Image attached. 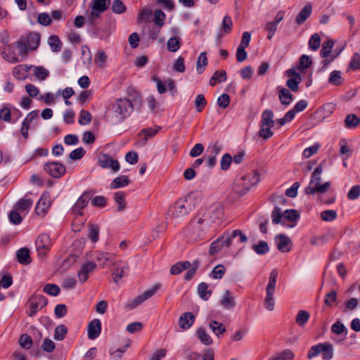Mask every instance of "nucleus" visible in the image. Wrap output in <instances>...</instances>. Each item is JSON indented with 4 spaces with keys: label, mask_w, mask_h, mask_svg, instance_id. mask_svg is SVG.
Instances as JSON below:
<instances>
[{
    "label": "nucleus",
    "mask_w": 360,
    "mask_h": 360,
    "mask_svg": "<svg viewBox=\"0 0 360 360\" xmlns=\"http://www.w3.org/2000/svg\"><path fill=\"white\" fill-rule=\"evenodd\" d=\"M134 110L132 101L125 98H117L108 107L106 119L112 124H117L128 117Z\"/></svg>",
    "instance_id": "f257e3e1"
},
{
    "label": "nucleus",
    "mask_w": 360,
    "mask_h": 360,
    "mask_svg": "<svg viewBox=\"0 0 360 360\" xmlns=\"http://www.w3.org/2000/svg\"><path fill=\"white\" fill-rule=\"evenodd\" d=\"M221 212L220 208L214 210H207L200 212L195 219L190 223V227L193 229L194 233L202 236L217 219L220 218Z\"/></svg>",
    "instance_id": "f03ea898"
},
{
    "label": "nucleus",
    "mask_w": 360,
    "mask_h": 360,
    "mask_svg": "<svg viewBox=\"0 0 360 360\" xmlns=\"http://www.w3.org/2000/svg\"><path fill=\"white\" fill-rule=\"evenodd\" d=\"M197 199L193 193L188 194L184 198L178 200L169 209V214L174 218L186 216L195 207Z\"/></svg>",
    "instance_id": "7ed1b4c3"
},
{
    "label": "nucleus",
    "mask_w": 360,
    "mask_h": 360,
    "mask_svg": "<svg viewBox=\"0 0 360 360\" xmlns=\"http://www.w3.org/2000/svg\"><path fill=\"white\" fill-rule=\"evenodd\" d=\"M259 181V174L256 171H251L240 176L235 180L233 190L240 195L248 192L250 188Z\"/></svg>",
    "instance_id": "20e7f679"
},
{
    "label": "nucleus",
    "mask_w": 360,
    "mask_h": 360,
    "mask_svg": "<svg viewBox=\"0 0 360 360\" xmlns=\"http://www.w3.org/2000/svg\"><path fill=\"white\" fill-rule=\"evenodd\" d=\"M322 173L321 166L316 167L312 172L310 182L308 186L305 188V193L307 195H314L316 193H325L330 187V182H325L321 184V175Z\"/></svg>",
    "instance_id": "39448f33"
},
{
    "label": "nucleus",
    "mask_w": 360,
    "mask_h": 360,
    "mask_svg": "<svg viewBox=\"0 0 360 360\" xmlns=\"http://www.w3.org/2000/svg\"><path fill=\"white\" fill-rule=\"evenodd\" d=\"M319 354L322 355L323 360H330L333 357V347L327 342L319 343L312 346L307 352V358L311 359Z\"/></svg>",
    "instance_id": "423d86ee"
},
{
    "label": "nucleus",
    "mask_w": 360,
    "mask_h": 360,
    "mask_svg": "<svg viewBox=\"0 0 360 360\" xmlns=\"http://www.w3.org/2000/svg\"><path fill=\"white\" fill-rule=\"evenodd\" d=\"M109 3V0H91V12L88 15V21L91 25H94L96 20L108 9Z\"/></svg>",
    "instance_id": "0eeeda50"
},
{
    "label": "nucleus",
    "mask_w": 360,
    "mask_h": 360,
    "mask_svg": "<svg viewBox=\"0 0 360 360\" xmlns=\"http://www.w3.org/2000/svg\"><path fill=\"white\" fill-rule=\"evenodd\" d=\"M160 288V285L157 284L153 286L151 288L146 290L142 294L137 296L136 298L133 300H129L126 303L125 308L131 310L135 309L137 306L142 304L145 301H146L148 299L150 298L152 296H153Z\"/></svg>",
    "instance_id": "6e6552de"
},
{
    "label": "nucleus",
    "mask_w": 360,
    "mask_h": 360,
    "mask_svg": "<svg viewBox=\"0 0 360 360\" xmlns=\"http://www.w3.org/2000/svg\"><path fill=\"white\" fill-rule=\"evenodd\" d=\"M48 303L47 299L41 295H32L29 300V310L27 314L34 316L37 311L44 307Z\"/></svg>",
    "instance_id": "1a4fd4ad"
},
{
    "label": "nucleus",
    "mask_w": 360,
    "mask_h": 360,
    "mask_svg": "<svg viewBox=\"0 0 360 360\" xmlns=\"http://www.w3.org/2000/svg\"><path fill=\"white\" fill-rule=\"evenodd\" d=\"M51 247L50 236L46 233H41L36 240V248L38 255L42 257L46 256Z\"/></svg>",
    "instance_id": "9d476101"
},
{
    "label": "nucleus",
    "mask_w": 360,
    "mask_h": 360,
    "mask_svg": "<svg viewBox=\"0 0 360 360\" xmlns=\"http://www.w3.org/2000/svg\"><path fill=\"white\" fill-rule=\"evenodd\" d=\"M44 170L53 178H60L65 174V167L58 162H48L44 165Z\"/></svg>",
    "instance_id": "9b49d317"
},
{
    "label": "nucleus",
    "mask_w": 360,
    "mask_h": 360,
    "mask_svg": "<svg viewBox=\"0 0 360 360\" xmlns=\"http://www.w3.org/2000/svg\"><path fill=\"white\" fill-rule=\"evenodd\" d=\"M51 205V198L48 193L41 195L35 207V212L37 215L44 216Z\"/></svg>",
    "instance_id": "f8f14e48"
},
{
    "label": "nucleus",
    "mask_w": 360,
    "mask_h": 360,
    "mask_svg": "<svg viewBox=\"0 0 360 360\" xmlns=\"http://www.w3.org/2000/svg\"><path fill=\"white\" fill-rule=\"evenodd\" d=\"M98 164L102 168L110 169L114 172H118L120 169L119 162L112 159L108 154H103L98 158Z\"/></svg>",
    "instance_id": "ddd939ff"
},
{
    "label": "nucleus",
    "mask_w": 360,
    "mask_h": 360,
    "mask_svg": "<svg viewBox=\"0 0 360 360\" xmlns=\"http://www.w3.org/2000/svg\"><path fill=\"white\" fill-rule=\"evenodd\" d=\"M116 255L110 252H95L94 258L98 264L103 267L108 264H113L115 262Z\"/></svg>",
    "instance_id": "4468645a"
},
{
    "label": "nucleus",
    "mask_w": 360,
    "mask_h": 360,
    "mask_svg": "<svg viewBox=\"0 0 360 360\" xmlns=\"http://www.w3.org/2000/svg\"><path fill=\"white\" fill-rule=\"evenodd\" d=\"M225 235L224 243L226 248L229 247L232 243V240L236 238H238L237 241L240 243H245L248 240L245 234L239 229L233 230L230 233H225Z\"/></svg>",
    "instance_id": "2eb2a0df"
},
{
    "label": "nucleus",
    "mask_w": 360,
    "mask_h": 360,
    "mask_svg": "<svg viewBox=\"0 0 360 360\" xmlns=\"http://www.w3.org/2000/svg\"><path fill=\"white\" fill-rule=\"evenodd\" d=\"M91 198V193L84 192L72 207V212L77 215H82V210L87 205Z\"/></svg>",
    "instance_id": "dca6fc26"
},
{
    "label": "nucleus",
    "mask_w": 360,
    "mask_h": 360,
    "mask_svg": "<svg viewBox=\"0 0 360 360\" xmlns=\"http://www.w3.org/2000/svg\"><path fill=\"white\" fill-rule=\"evenodd\" d=\"M113 265L116 266L112 271L113 281L115 283H117L118 281L127 274L129 266L126 263H123L121 261L117 262H115Z\"/></svg>",
    "instance_id": "f3484780"
},
{
    "label": "nucleus",
    "mask_w": 360,
    "mask_h": 360,
    "mask_svg": "<svg viewBox=\"0 0 360 360\" xmlns=\"http://www.w3.org/2000/svg\"><path fill=\"white\" fill-rule=\"evenodd\" d=\"M101 332V322L99 319L92 320L88 325V338L90 340L96 339Z\"/></svg>",
    "instance_id": "a211bd4d"
},
{
    "label": "nucleus",
    "mask_w": 360,
    "mask_h": 360,
    "mask_svg": "<svg viewBox=\"0 0 360 360\" xmlns=\"http://www.w3.org/2000/svg\"><path fill=\"white\" fill-rule=\"evenodd\" d=\"M278 250L282 252H287L290 250L291 242L290 238L285 235H279L275 239Z\"/></svg>",
    "instance_id": "6ab92c4d"
},
{
    "label": "nucleus",
    "mask_w": 360,
    "mask_h": 360,
    "mask_svg": "<svg viewBox=\"0 0 360 360\" xmlns=\"http://www.w3.org/2000/svg\"><path fill=\"white\" fill-rule=\"evenodd\" d=\"M32 65H18L13 68L12 74L18 80H22L27 77V72L32 68Z\"/></svg>",
    "instance_id": "aec40b11"
},
{
    "label": "nucleus",
    "mask_w": 360,
    "mask_h": 360,
    "mask_svg": "<svg viewBox=\"0 0 360 360\" xmlns=\"http://www.w3.org/2000/svg\"><path fill=\"white\" fill-rule=\"evenodd\" d=\"M33 200L30 198H24L20 199L14 206V209L24 215L27 214L32 206Z\"/></svg>",
    "instance_id": "412c9836"
},
{
    "label": "nucleus",
    "mask_w": 360,
    "mask_h": 360,
    "mask_svg": "<svg viewBox=\"0 0 360 360\" xmlns=\"http://www.w3.org/2000/svg\"><path fill=\"white\" fill-rule=\"evenodd\" d=\"M195 317L191 312H185L179 318V326L184 329H188L194 323Z\"/></svg>",
    "instance_id": "4be33fe9"
},
{
    "label": "nucleus",
    "mask_w": 360,
    "mask_h": 360,
    "mask_svg": "<svg viewBox=\"0 0 360 360\" xmlns=\"http://www.w3.org/2000/svg\"><path fill=\"white\" fill-rule=\"evenodd\" d=\"M312 11V6L311 4H307L300 11L295 18V21L298 25L303 24L306 20L310 16Z\"/></svg>",
    "instance_id": "5701e85b"
},
{
    "label": "nucleus",
    "mask_w": 360,
    "mask_h": 360,
    "mask_svg": "<svg viewBox=\"0 0 360 360\" xmlns=\"http://www.w3.org/2000/svg\"><path fill=\"white\" fill-rule=\"evenodd\" d=\"M220 304L226 309H231L236 306L235 298L229 290L224 292Z\"/></svg>",
    "instance_id": "b1692460"
},
{
    "label": "nucleus",
    "mask_w": 360,
    "mask_h": 360,
    "mask_svg": "<svg viewBox=\"0 0 360 360\" xmlns=\"http://www.w3.org/2000/svg\"><path fill=\"white\" fill-rule=\"evenodd\" d=\"M0 55L11 63H18L19 61L18 56L15 52L11 50V46L8 47H0Z\"/></svg>",
    "instance_id": "393cba45"
},
{
    "label": "nucleus",
    "mask_w": 360,
    "mask_h": 360,
    "mask_svg": "<svg viewBox=\"0 0 360 360\" xmlns=\"http://www.w3.org/2000/svg\"><path fill=\"white\" fill-rule=\"evenodd\" d=\"M295 357L294 353L288 349L274 354L268 360H292Z\"/></svg>",
    "instance_id": "a878e982"
},
{
    "label": "nucleus",
    "mask_w": 360,
    "mask_h": 360,
    "mask_svg": "<svg viewBox=\"0 0 360 360\" xmlns=\"http://www.w3.org/2000/svg\"><path fill=\"white\" fill-rule=\"evenodd\" d=\"M226 238V235L224 233L221 237L217 238L216 240L212 242L210 245V254L213 255L219 252L221 248L224 247H226L224 243V239Z\"/></svg>",
    "instance_id": "bb28decb"
},
{
    "label": "nucleus",
    "mask_w": 360,
    "mask_h": 360,
    "mask_svg": "<svg viewBox=\"0 0 360 360\" xmlns=\"http://www.w3.org/2000/svg\"><path fill=\"white\" fill-rule=\"evenodd\" d=\"M195 334L202 344L206 346L212 345V339L205 328L202 327L198 328L195 331Z\"/></svg>",
    "instance_id": "cd10ccee"
},
{
    "label": "nucleus",
    "mask_w": 360,
    "mask_h": 360,
    "mask_svg": "<svg viewBox=\"0 0 360 360\" xmlns=\"http://www.w3.org/2000/svg\"><path fill=\"white\" fill-rule=\"evenodd\" d=\"M18 262L22 264H29L31 262L30 250L27 248H20L17 251Z\"/></svg>",
    "instance_id": "c85d7f7f"
},
{
    "label": "nucleus",
    "mask_w": 360,
    "mask_h": 360,
    "mask_svg": "<svg viewBox=\"0 0 360 360\" xmlns=\"http://www.w3.org/2000/svg\"><path fill=\"white\" fill-rule=\"evenodd\" d=\"M130 181L127 176L122 175L115 178L110 184L111 189H116L122 187L127 186Z\"/></svg>",
    "instance_id": "c756f323"
},
{
    "label": "nucleus",
    "mask_w": 360,
    "mask_h": 360,
    "mask_svg": "<svg viewBox=\"0 0 360 360\" xmlns=\"http://www.w3.org/2000/svg\"><path fill=\"white\" fill-rule=\"evenodd\" d=\"M227 79L226 73L223 70H217L210 79V84L214 86L217 83L226 81Z\"/></svg>",
    "instance_id": "7c9ffc66"
},
{
    "label": "nucleus",
    "mask_w": 360,
    "mask_h": 360,
    "mask_svg": "<svg viewBox=\"0 0 360 360\" xmlns=\"http://www.w3.org/2000/svg\"><path fill=\"white\" fill-rule=\"evenodd\" d=\"M344 82L342 73L339 70L332 71L328 77V83L334 86H340Z\"/></svg>",
    "instance_id": "2f4dec72"
},
{
    "label": "nucleus",
    "mask_w": 360,
    "mask_h": 360,
    "mask_svg": "<svg viewBox=\"0 0 360 360\" xmlns=\"http://www.w3.org/2000/svg\"><path fill=\"white\" fill-rule=\"evenodd\" d=\"M277 277L278 271L276 269L272 270L270 273L269 282L266 287V292L274 293Z\"/></svg>",
    "instance_id": "473e14b6"
},
{
    "label": "nucleus",
    "mask_w": 360,
    "mask_h": 360,
    "mask_svg": "<svg viewBox=\"0 0 360 360\" xmlns=\"http://www.w3.org/2000/svg\"><path fill=\"white\" fill-rule=\"evenodd\" d=\"M191 266V263L188 261H183L176 263L170 268V273L173 275H177L183 271L187 269Z\"/></svg>",
    "instance_id": "72a5a7b5"
},
{
    "label": "nucleus",
    "mask_w": 360,
    "mask_h": 360,
    "mask_svg": "<svg viewBox=\"0 0 360 360\" xmlns=\"http://www.w3.org/2000/svg\"><path fill=\"white\" fill-rule=\"evenodd\" d=\"M210 328L217 337H220L226 332V327L221 323L217 321H211L209 323Z\"/></svg>",
    "instance_id": "f704fd0d"
},
{
    "label": "nucleus",
    "mask_w": 360,
    "mask_h": 360,
    "mask_svg": "<svg viewBox=\"0 0 360 360\" xmlns=\"http://www.w3.org/2000/svg\"><path fill=\"white\" fill-rule=\"evenodd\" d=\"M274 113L270 110H265L262 112V119L260 121L261 125H267L268 127L274 126Z\"/></svg>",
    "instance_id": "c9c22d12"
},
{
    "label": "nucleus",
    "mask_w": 360,
    "mask_h": 360,
    "mask_svg": "<svg viewBox=\"0 0 360 360\" xmlns=\"http://www.w3.org/2000/svg\"><path fill=\"white\" fill-rule=\"evenodd\" d=\"M126 194L123 191L116 192L115 193L114 200L117 205V210L122 211L126 207L125 201Z\"/></svg>",
    "instance_id": "e433bc0d"
},
{
    "label": "nucleus",
    "mask_w": 360,
    "mask_h": 360,
    "mask_svg": "<svg viewBox=\"0 0 360 360\" xmlns=\"http://www.w3.org/2000/svg\"><path fill=\"white\" fill-rule=\"evenodd\" d=\"M181 38L178 37L169 38L167 43V50L171 52H176L181 47Z\"/></svg>",
    "instance_id": "4c0bfd02"
},
{
    "label": "nucleus",
    "mask_w": 360,
    "mask_h": 360,
    "mask_svg": "<svg viewBox=\"0 0 360 360\" xmlns=\"http://www.w3.org/2000/svg\"><path fill=\"white\" fill-rule=\"evenodd\" d=\"M207 65V58L205 52H202L197 60L196 71L198 74L203 72L205 68Z\"/></svg>",
    "instance_id": "58836bf2"
},
{
    "label": "nucleus",
    "mask_w": 360,
    "mask_h": 360,
    "mask_svg": "<svg viewBox=\"0 0 360 360\" xmlns=\"http://www.w3.org/2000/svg\"><path fill=\"white\" fill-rule=\"evenodd\" d=\"M198 292L204 300H207L211 296L212 291L208 290V285L202 282L198 286Z\"/></svg>",
    "instance_id": "ea45409f"
},
{
    "label": "nucleus",
    "mask_w": 360,
    "mask_h": 360,
    "mask_svg": "<svg viewBox=\"0 0 360 360\" xmlns=\"http://www.w3.org/2000/svg\"><path fill=\"white\" fill-rule=\"evenodd\" d=\"M309 319V313L304 310H300L298 311L295 317L296 323L303 327Z\"/></svg>",
    "instance_id": "a19ab883"
},
{
    "label": "nucleus",
    "mask_w": 360,
    "mask_h": 360,
    "mask_svg": "<svg viewBox=\"0 0 360 360\" xmlns=\"http://www.w3.org/2000/svg\"><path fill=\"white\" fill-rule=\"evenodd\" d=\"M33 74L39 80H44L49 76V71L43 66L33 67Z\"/></svg>",
    "instance_id": "79ce46f5"
},
{
    "label": "nucleus",
    "mask_w": 360,
    "mask_h": 360,
    "mask_svg": "<svg viewBox=\"0 0 360 360\" xmlns=\"http://www.w3.org/2000/svg\"><path fill=\"white\" fill-rule=\"evenodd\" d=\"M49 44L51 47V49L53 52H58L60 51L62 48V43L59 39V37L56 35H52L49 38L48 40Z\"/></svg>",
    "instance_id": "37998d69"
},
{
    "label": "nucleus",
    "mask_w": 360,
    "mask_h": 360,
    "mask_svg": "<svg viewBox=\"0 0 360 360\" xmlns=\"http://www.w3.org/2000/svg\"><path fill=\"white\" fill-rule=\"evenodd\" d=\"M222 148V145L217 141L214 143L209 145L207 149V153L209 155L217 158V156L221 152Z\"/></svg>",
    "instance_id": "c03bdc74"
},
{
    "label": "nucleus",
    "mask_w": 360,
    "mask_h": 360,
    "mask_svg": "<svg viewBox=\"0 0 360 360\" xmlns=\"http://www.w3.org/2000/svg\"><path fill=\"white\" fill-rule=\"evenodd\" d=\"M279 100L283 105H288L292 100V95L288 90L282 89L279 91Z\"/></svg>",
    "instance_id": "a18cd8bd"
},
{
    "label": "nucleus",
    "mask_w": 360,
    "mask_h": 360,
    "mask_svg": "<svg viewBox=\"0 0 360 360\" xmlns=\"http://www.w3.org/2000/svg\"><path fill=\"white\" fill-rule=\"evenodd\" d=\"M333 45L334 41L332 39H328L324 41L322 44V48L320 51L321 56L323 58L328 57L331 52Z\"/></svg>",
    "instance_id": "49530a36"
},
{
    "label": "nucleus",
    "mask_w": 360,
    "mask_h": 360,
    "mask_svg": "<svg viewBox=\"0 0 360 360\" xmlns=\"http://www.w3.org/2000/svg\"><path fill=\"white\" fill-rule=\"evenodd\" d=\"M359 122V118L354 114L348 115L345 120V127L347 128H354Z\"/></svg>",
    "instance_id": "de8ad7c7"
},
{
    "label": "nucleus",
    "mask_w": 360,
    "mask_h": 360,
    "mask_svg": "<svg viewBox=\"0 0 360 360\" xmlns=\"http://www.w3.org/2000/svg\"><path fill=\"white\" fill-rule=\"evenodd\" d=\"M252 250L257 255H264L269 252V248L266 242L261 240L258 244L252 245Z\"/></svg>",
    "instance_id": "09e8293b"
},
{
    "label": "nucleus",
    "mask_w": 360,
    "mask_h": 360,
    "mask_svg": "<svg viewBox=\"0 0 360 360\" xmlns=\"http://www.w3.org/2000/svg\"><path fill=\"white\" fill-rule=\"evenodd\" d=\"M67 333V327L63 324L59 325L55 329L53 338L56 340H62L65 338Z\"/></svg>",
    "instance_id": "8fccbe9b"
},
{
    "label": "nucleus",
    "mask_w": 360,
    "mask_h": 360,
    "mask_svg": "<svg viewBox=\"0 0 360 360\" xmlns=\"http://www.w3.org/2000/svg\"><path fill=\"white\" fill-rule=\"evenodd\" d=\"M43 290L45 293L51 296H57L60 292V288L57 285L51 283L46 284Z\"/></svg>",
    "instance_id": "3c124183"
},
{
    "label": "nucleus",
    "mask_w": 360,
    "mask_h": 360,
    "mask_svg": "<svg viewBox=\"0 0 360 360\" xmlns=\"http://www.w3.org/2000/svg\"><path fill=\"white\" fill-rule=\"evenodd\" d=\"M312 64V60L307 55L303 54L300 56L299 63L297 67L299 70H304L309 68Z\"/></svg>",
    "instance_id": "603ef678"
},
{
    "label": "nucleus",
    "mask_w": 360,
    "mask_h": 360,
    "mask_svg": "<svg viewBox=\"0 0 360 360\" xmlns=\"http://www.w3.org/2000/svg\"><path fill=\"white\" fill-rule=\"evenodd\" d=\"M360 70V53H355L349 62L347 70Z\"/></svg>",
    "instance_id": "864d4df0"
},
{
    "label": "nucleus",
    "mask_w": 360,
    "mask_h": 360,
    "mask_svg": "<svg viewBox=\"0 0 360 360\" xmlns=\"http://www.w3.org/2000/svg\"><path fill=\"white\" fill-rule=\"evenodd\" d=\"M321 44V38L319 34L314 33L309 40V48L312 51H316Z\"/></svg>",
    "instance_id": "5fc2aeb1"
},
{
    "label": "nucleus",
    "mask_w": 360,
    "mask_h": 360,
    "mask_svg": "<svg viewBox=\"0 0 360 360\" xmlns=\"http://www.w3.org/2000/svg\"><path fill=\"white\" fill-rule=\"evenodd\" d=\"M338 217L337 212L333 210H327L321 212V218L325 221H333Z\"/></svg>",
    "instance_id": "6e6d98bb"
},
{
    "label": "nucleus",
    "mask_w": 360,
    "mask_h": 360,
    "mask_svg": "<svg viewBox=\"0 0 360 360\" xmlns=\"http://www.w3.org/2000/svg\"><path fill=\"white\" fill-rule=\"evenodd\" d=\"M127 7L121 0H114L112 4V11L116 14H121L126 11Z\"/></svg>",
    "instance_id": "4d7b16f0"
},
{
    "label": "nucleus",
    "mask_w": 360,
    "mask_h": 360,
    "mask_svg": "<svg viewBox=\"0 0 360 360\" xmlns=\"http://www.w3.org/2000/svg\"><path fill=\"white\" fill-rule=\"evenodd\" d=\"M165 19L166 15L162 11L156 10L154 12V22L159 28H161L164 25Z\"/></svg>",
    "instance_id": "13d9d810"
},
{
    "label": "nucleus",
    "mask_w": 360,
    "mask_h": 360,
    "mask_svg": "<svg viewBox=\"0 0 360 360\" xmlns=\"http://www.w3.org/2000/svg\"><path fill=\"white\" fill-rule=\"evenodd\" d=\"M207 105V101L204 95L198 94L196 96L195 99V105L196 108V111L200 112L203 110L205 107Z\"/></svg>",
    "instance_id": "bf43d9fd"
},
{
    "label": "nucleus",
    "mask_w": 360,
    "mask_h": 360,
    "mask_svg": "<svg viewBox=\"0 0 360 360\" xmlns=\"http://www.w3.org/2000/svg\"><path fill=\"white\" fill-rule=\"evenodd\" d=\"M283 218V213L281 212L278 207H275L271 212V219L272 223L278 224L282 223V219Z\"/></svg>",
    "instance_id": "052dcab7"
},
{
    "label": "nucleus",
    "mask_w": 360,
    "mask_h": 360,
    "mask_svg": "<svg viewBox=\"0 0 360 360\" xmlns=\"http://www.w3.org/2000/svg\"><path fill=\"white\" fill-rule=\"evenodd\" d=\"M99 227L95 224H90L89 227V238L93 243H96L98 240Z\"/></svg>",
    "instance_id": "680f3d73"
},
{
    "label": "nucleus",
    "mask_w": 360,
    "mask_h": 360,
    "mask_svg": "<svg viewBox=\"0 0 360 360\" xmlns=\"http://www.w3.org/2000/svg\"><path fill=\"white\" fill-rule=\"evenodd\" d=\"M272 127H273L260 124L259 136L266 140L271 138L274 135V132L271 131Z\"/></svg>",
    "instance_id": "e2e57ef3"
},
{
    "label": "nucleus",
    "mask_w": 360,
    "mask_h": 360,
    "mask_svg": "<svg viewBox=\"0 0 360 360\" xmlns=\"http://www.w3.org/2000/svg\"><path fill=\"white\" fill-rule=\"evenodd\" d=\"M225 274V267L222 264H218L212 269L211 277L214 279H221Z\"/></svg>",
    "instance_id": "0e129e2a"
},
{
    "label": "nucleus",
    "mask_w": 360,
    "mask_h": 360,
    "mask_svg": "<svg viewBox=\"0 0 360 360\" xmlns=\"http://www.w3.org/2000/svg\"><path fill=\"white\" fill-rule=\"evenodd\" d=\"M91 115L89 111L82 110L79 113L78 122L81 125H86L91 122Z\"/></svg>",
    "instance_id": "69168bd1"
},
{
    "label": "nucleus",
    "mask_w": 360,
    "mask_h": 360,
    "mask_svg": "<svg viewBox=\"0 0 360 360\" xmlns=\"http://www.w3.org/2000/svg\"><path fill=\"white\" fill-rule=\"evenodd\" d=\"M25 90L30 97L37 98L40 96L39 89L32 84H27L25 85Z\"/></svg>",
    "instance_id": "338daca9"
},
{
    "label": "nucleus",
    "mask_w": 360,
    "mask_h": 360,
    "mask_svg": "<svg viewBox=\"0 0 360 360\" xmlns=\"http://www.w3.org/2000/svg\"><path fill=\"white\" fill-rule=\"evenodd\" d=\"M86 151L82 147L73 150L69 155V158L72 160H80L85 155Z\"/></svg>",
    "instance_id": "774afa93"
}]
</instances>
